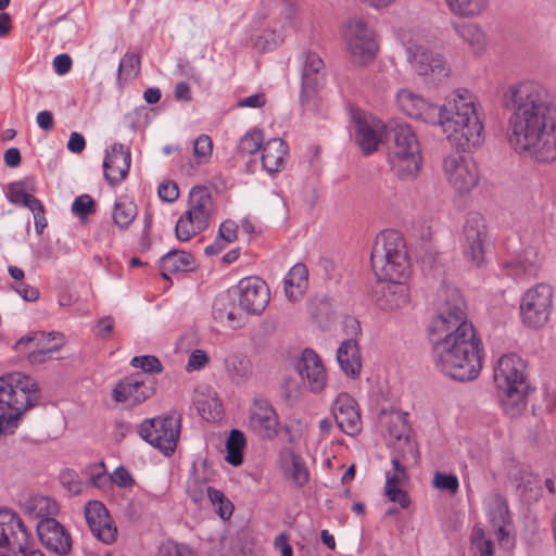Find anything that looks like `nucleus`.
I'll list each match as a JSON object with an SVG mask.
<instances>
[{
	"label": "nucleus",
	"mask_w": 556,
	"mask_h": 556,
	"mask_svg": "<svg viewBox=\"0 0 556 556\" xmlns=\"http://www.w3.org/2000/svg\"><path fill=\"white\" fill-rule=\"evenodd\" d=\"M509 112L507 139L519 154L541 163L556 160V111L546 88L534 80L510 85L504 93Z\"/></svg>",
	"instance_id": "nucleus-1"
},
{
	"label": "nucleus",
	"mask_w": 556,
	"mask_h": 556,
	"mask_svg": "<svg viewBox=\"0 0 556 556\" xmlns=\"http://www.w3.org/2000/svg\"><path fill=\"white\" fill-rule=\"evenodd\" d=\"M395 101L405 115L439 125L447 140L464 151L475 150L484 141L482 105L469 89L453 90L441 106L406 88L396 92Z\"/></svg>",
	"instance_id": "nucleus-2"
},
{
	"label": "nucleus",
	"mask_w": 556,
	"mask_h": 556,
	"mask_svg": "<svg viewBox=\"0 0 556 556\" xmlns=\"http://www.w3.org/2000/svg\"><path fill=\"white\" fill-rule=\"evenodd\" d=\"M435 367L455 380L475 379L482 368L481 340L468 320L462 301L447 305L429 327Z\"/></svg>",
	"instance_id": "nucleus-3"
},
{
	"label": "nucleus",
	"mask_w": 556,
	"mask_h": 556,
	"mask_svg": "<svg viewBox=\"0 0 556 556\" xmlns=\"http://www.w3.org/2000/svg\"><path fill=\"white\" fill-rule=\"evenodd\" d=\"M39 400L37 382L21 372L0 377V439L12 435L22 416Z\"/></svg>",
	"instance_id": "nucleus-4"
},
{
	"label": "nucleus",
	"mask_w": 556,
	"mask_h": 556,
	"mask_svg": "<svg viewBox=\"0 0 556 556\" xmlns=\"http://www.w3.org/2000/svg\"><path fill=\"white\" fill-rule=\"evenodd\" d=\"M526 364L516 353L502 355L494 366V381L503 409L510 417L521 414L526 407Z\"/></svg>",
	"instance_id": "nucleus-5"
},
{
	"label": "nucleus",
	"mask_w": 556,
	"mask_h": 556,
	"mask_svg": "<svg viewBox=\"0 0 556 556\" xmlns=\"http://www.w3.org/2000/svg\"><path fill=\"white\" fill-rule=\"evenodd\" d=\"M370 262L379 280H406L410 273L405 242L395 230H386L377 236Z\"/></svg>",
	"instance_id": "nucleus-6"
},
{
	"label": "nucleus",
	"mask_w": 556,
	"mask_h": 556,
	"mask_svg": "<svg viewBox=\"0 0 556 556\" xmlns=\"http://www.w3.org/2000/svg\"><path fill=\"white\" fill-rule=\"evenodd\" d=\"M393 134L388 163L391 172L402 181L415 180L422 167V155L418 138L406 123L390 124Z\"/></svg>",
	"instance_id": "nucleus-7"
},
{
	"label": "nucleus",
	"mask_w": 556,
	"mask_h": 556,
	"mask_svg": "<svg viewBox=\"0 0 556 556\" xmlns=\"http://www.w3.org/2000/svg\"><path fill=\"white\" fill-rule=\"evenodd\" d=\"M340 35L352 62L366 66L375 61L379 51V37L372 25L361 16H351L341 26Z\"/></svg>",
	"instance_id": "nucleus-8"
},
{
	"label": "nucleus",
	"mask_w": 556,
	"mask_h": 556,
	"mask_svg": "<svg viewBox=\"0 0 556 556\" xmlns=\"http://www.w3.org/2000/svg\"><path fill=\"white\" fill-rule=\"evenodd\" d=\"M395 36L405 48L407 61L417 75L434 83H440L450 76L451 66L445 58L418 43L417 36L412 29L400 27Z\"/></svg>",
	"instance_id": "nucleus-9"
},
{
	"label": "nucleus",
	"mask_w": 556,
	"mask_h": 556,
	"mask_svg": "<svg viewBox=\"0 0 556 556\" xmlns=\"http://www.w3.org/2000/svg\"><path fill=\"white\" fill-rule=\"evenodd\" d=\"M214 212L215 204L208 189L193 187L189 193L188 208L176 223V238L186 242L195 237L208 227Z\"/></svg>",
	"instance_id": "nucleus-10"
},
{
	"label": "nucleus",
	"mask_w": 556,
	"mask_h": 556,
	"mask_svg": "<svg viewBox=\"0 0 556 556\" xmlns=\"http://www.w3.org/2000/svg\"><path fill=\"white\" fill-rule=\"evenodd\" d=\"M392 446L397 455L392 457V471H388L386 475L384 494L389 501L397 503L401 508L405 509L409 506L410 498L402 488L408 480L403 463L417 464L419 452L415 440L410 435L405 437L401 444L394 443Z\"/></svg>",
	"instance_id": "nucleus-11"
},
{
	"label": "nucleus",
	"mask_w": 556,
	"mask_h": 556,
	"mask_svg": "<svg viewBox=\"0 0 556 556\" xmlns=\"http://www.w3.org/2000/svg\"><path fill=\"white\" fill-rule=\"evenodd\" d=\"M554 290L551 285L536 283L521 296L519 314L522 324L532 329L544 327L553 313Z\"/></svg>",
	"instance_id": "nucleus-12"
},
{
	"label": "nucleus",
	"mask_w": 556,
	"mask_h": 556,
	"mask_svg": "<svg viewBox=\"0 0 556 556\" xmlns=\"http://www.w3.org/2000/svg\"><path fill=\"white\" fill-rule=\"evenodd\" d=\"M181 417L176 413L146 419L139 427L140 437L165 455L172 454L177 445Z\"/></svg>",
	"instance_id": "nucleus-13"
},
{
	"label": "nucleus",
	"mask_w": 556,
	"mask_h": 556,
	"mask_svg": "<svg viewBox=\"0 0 556 556\" xmlns=\"http://www.w3.org/2000/svg\"><path fill=\"white\" fill-rule=\"evenodd\" d=\"M29 532L14 510L0 508V556H28Z\"/></svg>",
	"instance_id": "nucleus-14"
},
{
	"label": "nucleus",
	"mask_w": 556,
	"mask_h": 556,
	"mask_svg": "<svg viewBox=\"0 0 556 556\" xmlns=\"http://www.w3.org/2000/svg\"><path fill=\"white\" fill-rule=\"evenodd\" d=\"M442 170L448 186L458 194L471 192L479 184V169L472 157L459 152L447 154Z\"/></svg>",
	"instance_id": "nucleus-15"
},
{
	"label": "nucleus",
	"mask_w": 556,
	"mask_h": 556,
	"mask_svg": "<svg viewBox=\"0 0 556 556\" xmlns=\"http://www.w3.org/2000/svg\"><path fill=\"white\" fill-rule=\"evenodd\" d=\"M488 232L482 215L472 212L467 215L462 239V251L467 263L481 267L485 263Z\"/></svg>",
	"instance_id": "nucleus-16"
},
{
	"label": "nucleus",
	"mask_w": 556,
	"mask_h": 556,
	"mask_svg": "<svg viewBox=\"0 0 556 556\" xmlns=\"http://www.w3.org/2000/svg\"><path fill=\"white\" fill-rule=\"evenodd\" d=\"M301 61V104L305 110L315 106V98L325 81V63L313 51L304 50Z\"/></svg>",
	"instance_id": "nucleus-17"
},
{
	"label": "nucleus",
	"mask_w": 556,
	"mask_h": 556,
	"mask_svg": "<svg viewBox=\"0 0 556 556\" xmlns=\"http://www.w3.org/2000/svg\"><path fill=\"white\" fill-rule=\"evenodd\" d=\"M352 123L354 140L364 154L377 151L390 129V125L361 111L353 112Z\"/></svg>",
	"instance_id": "nucleus-18"
},
{
	"label": "nucleus",
	"mask_w": 556,
	"mask_h": 556,
	"mask_svg": "<svg viewBox=\"0 0 556 556\" xmlns=\"http://www.w3.org/2000/svg\"><path fill=\"white\" fill-rule=\"evenodd\" d=\"M155 393L153 381L142 374H135L119 380L112 390V399L125 407H135Z\"/></svg>",
	"instance_id": "nucleus-19"
},
{
	"label": "nucleus",
	"mask_w": 556,
	"mask_h": 556,
	"mask_svg": "<svg viewBox=\"0 0 556 556\" xmlns=\"http://www.w3.org/2000/svg\"><path fill=\"white\" fill-rule=\"evenodd\" d=\"M235 295L243 312L250 315H260L270 299L268 286L257 277L242 279L235 290Z\"/></svg>",
	"instance_id": "nucleus-20"
},
{
	"label": "nucleus",
	"mask_w": 556,
	"mask_h": 556,
	"mask_svg": "<svg viewBox=\"0 0 556 556\" xmlns=\"http://www.w3.org/2000/svg\"><path fill=\"white\" fill-rule=\"evenodd\" d=\"M64 344V338L60 332H35L22 337L16 342V349L29 348L28 361L31 364H41L52 358Z\"/></svg>",
	"instance_id": "nucleus-21"
},
{
	"label": "nucleus",
	"mask_w": 556,
	"mask_h": 556,
	"mask_svg": "<svg viewBox=\"0 0 556 556\" xmlns=\"http://www.w3.org/2000/svg\"><path fill=\"white\" fill-rule=\"evenodd\" d=\"M187 491L195 504L211 505L222 519L226 520L231 516L233 507L230 501L222 491L208 486L204 479L198 476L192 477L188 482Z\"/></svg>",
	"instance_id": "nucleus-22"
},
{
	"label": "nucleus",
	"mask_w": 556,
	"mask_h": 556,
	"mask_svg": "<svg viewBox=\"0 0 556 556\" xmlns=\"http://www.w3.org/2000/svg\"><path fill=\"white\" fill-rule=\"evenodd\" d=\"M279 425L273 405L265 399H255L249 409V428L262 439L273 440L279 433Z\"/></svg>",
	"instance_id": "nucleus-23"
},
{
	"label": "nucleus",
	"mask_w": 556,
	"mask_h": 556,
	"mask_svg": "<svg viewBox=\"0 0 556 556\" xmlns=\"http://www.w3.org/2000/svg\"><path fill=\"white\" fill-rule=\"evenodd\" d=\"M85 518L90 531L99 541L108 545L116 541L117 528L101 502H88L85 506Z\"/></svg>",
	"instance_id": "nucleus-24"
},
{
	"label": "nucleus",
	"mask_w": 556,
	"mask_h": 556,
	"mask_svg": "<svg viewBox=\"0 0 556 556\" xmlns=\"http://www.w3.org/2000/svg\"><path fill=\"white\" fill-rule=\"evenodd\" d=\"M332 414L338 427L348 435L362 430V418L356 401L348 393H340L332 403Z\"/></svg>",
	"instance_id": "nucleus-25"
},
{
	"label": "nucleus",
	"mask_w": 556,
	"mask_h": 556,
	"mask_svg": "<svg viewBox=\"0 0 556 556\" xmlns=\"http://www.w3.org/2000/svg\"><path fill=\"white\" fill-rule=\"evenodd\" d=\"M131 163L130 149L122 143H114L106 151L103 161L105 180L111 186L119 185L126 179Z\"/></svg>",
	"instance_id": "nucleus-26"
},
{
	"label": "nucleus",
	"mask_w": 556,
	"mask_h": 556,
	"mask_svg": "<svg viewBox=\"0 0 556 556\" xmlns=\"http://www.w3.org/2000/svg\"><path fill=\"white\" fill-rule=\"evenodd\" d=\"M36 529L41 544L49 551L59 555L70 553L72 548L71 535L54 518L38 521Z\"/></svg>",
	"instance_id": "nucleus-27"
},
{
	"label": "nucleus",
	"mask_w": 556,
	"mask_h": 556,
	"mask_svg": "<svg viewBox=\"0 0 556 556\" xmlns=\"http://www.w3.org/2000/svg\"><path fill=\"white\" fill-rule=\"evenodd\" d=\"M301 378L313 392L321 391L327 381L326 369L320 357L311 349H305L296 364Z\"/></svg>",
	"instance_id": "nucleus-28"
},
{
	"label": "nucleus",
	"mask_w": 556,
	"mask_h": 556,
	"mask_svg": "<svg viewBox=\"0 0 556 556\" xmlns=\"http://www.w3.org/2000/svg\"><path fill=\"white\" fill-rule=\"evenodd\" d=\"M542 256L534 248H527L504 264L507 275L515 279H531L538 276Z\"/></svg>",
	"instance_id": "nucleus-29"
},
{
	"label": "nucleus",
	"mask_w": 556,
	"mask_h": 556,
	"mask_svg": "<svg viewBox=\"0 0 556 556\" xmlns=\"http://www.w3.org/2000/svg\"><path fill=\"white\" fill-rule=\"evenodd\" d=\"M236 300L237 298L230 293H222L215 299L213 305L215 320L232 329L240 328L245 323V313Z\"/></svg>",
	"instance_id": "nucleus-30"
},
{
	"label": "nucleus",
	"mask_w": 556,
	"mask_h": 556,
	"mask_svg": "<svg viewBox=\"0 0 556 556\" xmlns=\"http://www.w3.org/2000/svg\"><path fill=\"white\" fill-rule=\"evenodd\" d=\"M453 29L462 41L468 46L473 55L481 56L486 51L489 40L480 24L473 22L454 23Z\"/></svg>",
	"instance_id": "nucleus-31"
},
{
	"label": "nucleus",
	"mask_w": 556,
	"mask_h": 556,
	"mask_svg": "<svg viewBox=\"0 0 556 556\" xmlns=\"http://www.w3.org/2000/svg\"><path fill=\"white\" fill-rule=\"evenodd\" d=\"M279 466L283 476L296 486H303L308 482L309 473L304 460L292 450L285 448L280 453Z\"/></svg>",
	"instance_id": "nucleus-32"
},
{
	"label": "nucleus",
	"mask_w": 556,
	"mask_h": 556,
	"mask_svg": "<svg viewBox=\"0 0 556 556\" xmlns=\"http://www.w3.org/2000/svg\"><path fill=\"white\" fill-rule=\"evenodd\" d=\"M406 280H386L387 285L381 288L379 305L389 311L403 308L409 303V288Z\"/></svg>",
	"instance_id": "nucleus-33"
},
{
	"label": "nucleus",
	"mask_w": 556,
	"mask_h": 556,
	"mask_svg": "<svg viewBox=\"0 0 556 556\" xmlns=\"http://www.w3.org/2000/svg\"><path fill=\"white\" fill-rule=\"evenodd\" d=\"M228 378L236 384H242L252 379L254 368L251 359L241 353H231L224 361Z\"/></svg>",
	"instance_id": "nucleus-34"
},
{
	"label": "nucleus",
	"mask_w": 556,
	"mask_h": 556,
	"mask_svg": "<svg viewBox=\"0 0 556 556\" xmlns=\"http://www.w3.org/2000/svg\"><path fill=\"white\" fill-rule=\"evenodd\" d=\"M288 147L280 138L269 139L262 149V165L268 173H278L285 167Z\"/></svg>",
	"instance_id": "nucleus-35"
},
{
	"label": "nucleus",
	"mask_w": 556,
	"mask_h": 556,
	"mask_svg": "<svg viewBox=\"0 0 556 556\" xmlns=\"http://www.w3.org/2000/svg\"><path fill=\"white\" fill-rule=\"evenodd\" d=\"M337 359L346 376L355 378L359 375L362 357L355 340H345L341 343L337 352Z\"/></svg>",
	"instance_id": "nucleus-36"
},
{
	"label": "nucleus",
	"mask_w": 556,
	"mask_h": 556,
	"mask_svg": "<svg viewBox=\"0 0 556 556\" xmlns=\"http://www.w3.org/2000/svg\"><path fill=\"white\" fill-rule=\"evenodd\" d=\"M308 286V270L302 263L295 264L285 278V293L291 302H298Z\"/></svg>",
	"instance_id": "nucleus-37"
},
{
	"label": "nucleus",
	"mask_w": 556,
	"mask_h": 556,
	"mask_svg": "<svg viewBox=\"0 0 556 556\" xmlns=\"http://www.w3.org/2000/svg\"><path fill=\"white\" fill-rule=\"evenodd\" d=\"M195 260L191 253L173 250L161 258L162 276L168 278L169 274L186 273L194 268Z\"/></svg>",
	"instance_id": "nucleus-38"
},
{
	"label": "nucleus",
	"mask_w": 556,
	"mask_h": 556,
	"mask_svg": "<svg viewBox=\"0 0 556 556\" xmlns=\"http://www.w3.org/2000/svg\"><path fill=\"white\" fill-rule=\"evenodd\" d=\"M24 513L34 519H53L59 511V506L54 500L43 495H31L23 503Z\"/></svg>",
	"instance_id": "nucleus-39"
},
{
	"label": "nucleus",
	"mask_w": 556,
	"mask_h": 556,
	"mask_svg": "<svg viewBox=\"0 0 556 556\" xmlns=\"http://www.w3.org/2000/svg\"><path fill=\"white\" fill-rule=\"evenodd\" d=\"M194 405L202 418L207 421L214 422L222 418L223 405L216 393L211 389H207L206 393L198 394Z\"/></svg>",
	"instance_id": "nucleus-40"
},
{
	"label": "nucleus",
	"mask_w": 556,
	"mask_h": 556,
	"mask_svg": "<svg viewBox=\"0 0 556 556\" xmlns=\"http://www.w3.org/2000/svg\"><path fill=\"white\" fill-rule=\"evenodd\" d=\"M450 12L462 18H472L484 14L489 0H444Z\"/></svg>",
	"instance_id": "nucleus-41"
},
{
	"label": "nucleus",
	"mask_w": 556,
	"mask_h": 556,
	"mask_svg": "<svg viewBox=\"0 0 556 556\" xmlns=\"http://www.w3.org/2000/svg\"><path fill=\"white\" fill-rule=\"evenodd\" d=\"M484 506L491 525H506L509 521L505 498L498 493H491L484 500Z\"/></svg>",
	"instance_id": "nucleus-42"
},
{
	"label": "nucleus",
	"mask_w": 556,
	"mask_h": 556,
	"mask_svg": "<svg viewBox=\"0 0 556 556\" xmlns=\"http://www.w3.org/2000/svg\"><path fill=\"white\" fill-rule=\"evenodd\" d=\"M245 444L247 440L243 432L238 429L231 430L226 441V462L232 466L241 465Z\"/></svg>",
	"instance_id": "nucleus-43"
},
{
	"label": "nucleus",
	"mask_w": 556,
	"mask_h": 556,
	"mask_svg": "<svg viewBox=\"0 0 556 556\" xmlns=\"http://www.w3.org/2000/svg\"><path fill=\"white\" fill-rule=\"evenodd\" d=\"M387 437L389 444L402 443L405 437H409V429L403 416L400 414H391L388 416Z\"/></svg>",
	"instance_id": "nucleus-44"
},
{
	"label": "nucleus",
	"mask_w": 556,
	"mask_h": 556,
	"mask_svg": "<svg viewBox=\"0 0 556 556\" xmlns=\"http://www.w3.org/2000/svg\"><path fill=\"white\" fill-rule=\"evenodd\" d=\"M471 551L477 556H493L494 545L490 538L486 536L484 529L476 525L470 533Z\"/></svg>",
	"instance_id": "nucleus-45"
},
{
	"label": "nucleus",
	"mask_w": 556,
	"mask_h": 556,
	"mask_svg": "<svg viewBox=\"0 0 556 556\" xmlns=\"http://www.w3.org/2000/svg\"><path fill=\"white\" fill-rule=\"evenodd\" d=\"M285 40V35L275 29H264L260 35L252 37L253 46L260 51L276 49Z\"/></svg>",
	"instance_id": "nucleus-46"
},
{
	"label": "nucleus",
	"mask_w": 556,
	"mask_h": 556,
	"mask_svg": "<svg viewBox=\"0 0 556 556\" xmlns=\"http://www.w3.org/2000/svg\"><path fill=\"white\" fill-rule=\"evenodd\" d=\"M137 207L130 201L116 202L113 212L114 223L121 228L126 229L135 219Z\"/></svg>",
	"instance_id": "nucleus-47"
},
{
	"label": "nucleus",
	"mask_w": 556,
	"mask_h": 556,
	"mask_svg": "<svg viewBox=\"0 0 556 556\" xmlns=\"http://www.w3.org/2000/svg\"><path fill=\"white\" fill-rule=\"evenodd\" d=\"M140 58L135 53H126L118 66L117 79L131 80L139 73Z\"/></svg>",
	"instance_id": "nucleus-48"
},
{
	"label": "nucleus",
	"mask_w": 556,
	"mask_h": 556,
	"mask_svg": "<svg viewBox=\"0 0 556 556\" xmlns=\"http://www.w3.org/2000/svg\"><path fill=\"white\" fill-rule=\"evenodd\" d=\"M263 132L258 129H254L248 134H245L240 142L239 150L245 154H253L258 151L261 148L263 149Z\"/></svg>",
	"instance_id": "nucleus-49"
},
{
	"label": "nucleus",
	"mask_w": 556,
	"mask_h": 556,
	"mask_svg": "<svg viewBox=\"0 0 556 556\" xmlns=\"http://www.w3.org/2000/svg\"><path fill=\"white\" fill-rule=\"evenodd\" d=\"M434 489L448 491L451 494H456L459 489L458 478L453 473H444L437 471L432 479Z\"/></svg>",
	"instance_id": "nucleus-50"
},
{
	"label": "nucleus",
	"mask_w": 556,
	"mask_h": 556,
	"mask_svg": "<svg viewBox=\"0 0 556 556\" xmlns=\"http://www.w3.org/2000/svg\"><path fill=\"white\" fill-rule=\"evenodd\" d=\"M156 556H197V554L187 544L167 541L159 547Z\"/></svg>",
	"instance_id": "nucleus-51"
},
{
	"label": "nucleus",
	"mask_w": 556,
	"mask_h": 556,
	"mask_svg": "<svg viewBox=\"0 0 556 556\" xmlns=\"http://www.w3.org/2000/svg\"><path fill=\"white\" fill-rule=\"evenodd\" d=\"M212 151L213 142L208 136L201 135L194 140L193 152L199 162H206L211 157Z\"/></svg>",
	"instance_id": "nucleus-52"
},
{
	"label": "nucleus",
	"mask_w": 556,
	"mask_h": 556,
	"mask_svg": "<svg viewBox=\"0 0 556 556\" xmlns=\"http://www.w3.org/2000/svg\"><path fill=\"white\" fill-rule=\"evenodd\" d=\"M131 366L136 368H141L144 372H161L162 364L155 356L152 355H143V356H135L131 362Z\"/></svg>",
	"instance_id": "nucleus-53"
},
{
	"label": "nucleus",
	"mask_w": 556,
	"mask_h": 556,
	"mask_svg": "<svg viewBox=\"0 0 556 556\" xmlns=\"http://www.w3.org/2000/svg\"><path fill=\"white\" fill-rule=\"evenodd\" d=\"M73 212L80 218L94 212V201L88 194L79 195L72 205Z\"/></svg>",
	"instance_id": "nucleus-54"
},
{
	"label": "nucleus",
	"mask_w": 556,
	"mask_h": 556,
	"mask_svg": "<svg viewBox=\"0 0 556 556\" xmlns=\"http://www.w3.org/2000/svg\"><path fill=\"white\" fill-rule=\"evenodd\" d=\"M110 480L119 488H131L135 484V480L130 472L123 466L117 467Z\"/></svg>",
	"instance_id": "nucleus-55"
},
{
	"label": "nucleus",
	"mask_w": 556,
	"mask_h": 556,
	"mask_svg": "<svg viewBox=\"0 0 556 556\" xmlns=\"http://www.w3.org/2000/svg\"><path fill=\"white\" fill-rule=\"evenodd\" d=\"M90 481L99 489H103L110 481V477L105 472L103 463L97 464L90 469Z\"/></svg>",
	"instance_id": "nucleus-56"
},
{
	"label": "nucleus",
	"mask_w": 556,
	"mask_h": 556,
	"mask_svg": "<svg viewBox=\"0 0 556 556\" xmlns=\"http://www.w3.org/2000/svg\"><path fill=\"white\" fill-rule=\"evenodd\" d=\"M208 359L210 358L206 352H204L203 350H194L189 355L186 368L188 371L200 370L206 366Z\"/></svg>",
	"instance_id": "nucleus-57"
},
{
	"label": "nucleus",
	"mask_w": 556,
	"mask_h": 556,
	"mask_svg": "<svg viewBox=\"0 0 556 556\" xmlns=\"http://www.w3.org/2000/svg\"><path fill=\"white\" fill-rule=\"evenodd\" d=\"M218 237H220L226 243H231L237 240L238 226L232 220H225L220 224L218 229Z\"/></svg>",
	"instance_id": "nucleus-58"
},
{
	"label": "nucleus",
	"mask_w": 556,
	"mask_h": 556,
	"mask_svg": "<svg viewBox=\"0 0 556 556\" xmlns=\"http://www.w3.org/2000/svg\"><path fill=\"white\" fill-rule=\"evenodd\" d=\"M159 195L165 202H174L179 195L178 186L173 181L163 182L159 187Z\"/></svg>",
	"instance_id": "nucleus-59"
},
{
	"label": "nucleus",
	"mask_w": 556,
	"mask_h": 556,
	"mask_svg": "<svg viewBox=\"0 0 556 556\" xmlns=\"http://www.w3.org/2000/svg\"><path fill=\"white\" fill-rule=\"evenodd\" d=\"M53 67L58 75H64L72 68V59L68 54H59L53 60Z\"/></svg>",
	"instance_id": "nucleus-60"
},
{
	"label": "nucleus",
	"mask_w": 556,
	"mask_h": 556,
	"mask_svg": "<svg viewBox=\"0 0 556 556\" xmlns=\"http://www.w3.org/2000/svg\"><path fill=\"white\" fill-rule=\"evenodd\" d=\"M61 482L72 494H79L83 491L81 482L75 479L72 472L63 473L61 476Z\"/></svg>",
	"instance_id": "nucleus-61"
},
{
	"label": "nucleus",
	"mask_w": 556,
	"mask_h": 556,
	"mask_svg": "<svg viewBox=\"0 0 556 556\" xmlns=\"http://www.w3.org/2000/svg\"><path fill=\"white\" fill-rule=\"evenodd\" d=\"M285 432L290 443H298L303 435V427L299 421L286 424Z\"/></svg>",
	"instance_id": "nucleus-62"
},
{
	"label": "nucleus",
	"mask_w": 556,
	"mask_h": 556,
	"mask_svg": "<svg viewBox=\"0 0 556 556\" xmlns=\"http://www.w3.org/2000/svg\"><path fill=\"white\" fill-rule=\"evenodd\" d=\"M14 290L25 300L28 302H34L39 298V291L38 289L26 285V283H18L14 287Z\"/></svg>",
	"instance_id": "nucleus-63"
},
{
	"label": "nucleus",
	"mask_w": 556,
	"mask_h": 556,
	"mask_svg": "<svg viewBox=\"0 0 556 556\" xmlns=\"http://www.w3.org/2000/svg\"><path fill=\"white\" fill-rule=\"evenodd\" d=\"M85 147V138L76 131L72 132L67 142L68 150L73 153H80L84 151Z\"/></svg>",
	"instance_id": "nucleus-64"
}]
</instances>
